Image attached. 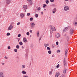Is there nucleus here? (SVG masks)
Listing matches in <instances>:
<instances>
[{
    "instance_id": "1",
    "label": "nucleus",
    "mask_w": 77,
    "mask_h": 77,
    "mask_svg": "<svg viewBox=\"0 0 77 77\" xmlns=\"http://www.w3.org/2000/svg\"><path fill=\"white\" fill-rule=\"evenodd\" d=\"M68 27L69 29V33L71 35H73L74 33V30L72 29V28H71L70 26H68Z\"/></svg>"
},
{
    "instance_id": "2",
    "label": "nucleus",
    "mask_w": 77,
    "mask_h": 77,
    "mask_svg": "<svg viewBox=\"0 0 77 77\" xmlns=\"http://www.w3.org/2000/svg\"><path fill=\"white\" fill-rule=\"evenodd\" d=\"M51 28L50 29V32L51 34H52L53 32V31H55V30H56V29H55V27L52 25L51 26Z\"/></svg>"
},
{
    "instance_id": "3",
    "label": "nucleus",
    "mask_w": 77,
    "mask_h": 77,
    "mask_svg": "<svg viewBox=\"0 0 77 77\" xmlns=\"http://www.w3.org/2000/svg\"><path fill=\"white\" fill-rule=\"evenodd\" d=\"M64 10L65 11H68L69 10V7L68 6H65L64 7Z\"/></svg>"
},
{
    "instance_id": "4",
    "label": "nucleus",
    "mask_w": 77,
    "mask_h": 77,
    "mask_svg": "<svg viewBox=\"0 0 77 77\" xmlns=\"http://www.w3.org/2000/svg\"><path fill=\"white\" fill-rule=\"evenodd\" d=\"M11 1H12V0H6L5 2L7 4H10V3H11Z\"/></svg>"
},
{
    "instance_id": "5",
    "label": "nucleus",
    "mask_w": 77,
    "mask_h": 77,
    "mask_svg": "<svg viewBox=\"0 0 77 77\" xmlns=\"http://www.w3.org/2000/svg\"><path fill=\"white\" fill-rule=\"evenodd\" d=\"M13 28V26H12V25H10V26L8 28V30H12V29Z\"/></svg>"
},
{
    "instance_id": "6",
    "label": "nucleus",
    "mask_w": 77,
    "mask_h": 77,
    "mask_svg": "<svg viewBox=\"0 0 77 77\" xmlns=\"http://www.w3.org/2000/svg\"><path fill=\"white\" fill-rule=\"evenodd\" d=\"M59 37H60V35L59 33H57L56 34V38H59Z\"/></svg>"
},
{
    "instance_id": "7",
    "label": "nucleus",
    "mask_w": 77,
    "mask_h": 77,
    "mask_svg": "<svg viewBox=\"0 0 77 77\" xmlns=\"http://www.w3.org/2000/svg\"><path fill=\"white\" fill-rule=\"evenodd\" d=\"M31 26L32 28H34L35 26V24L34 23H32L31 24Z\"/></svg>"
},
{
    "instance_id": "8",
    "label": "nucleus",
    "mask_w": 77,
    "mask_h": 77,
    "mask_svg": "<svg viewBox=\"0 0 77 77\" xmlns=\"http://www.w3.org/2000/svg\"><path fill=\"white\" fill-rule=\"evenodd\" d=\"M67 70V68L66 67H64V70L63 71V73H64V74H65V73H66V72Z\"/></svg>"
},
{
    "instance_id": "9",
    "label": "nucleus",
    "mask_w": 77,
    "mask_h": 77,
    "mask_svg": "<svg viewBox=\"0 0 77 77\" xmlns=\"http://www.w3.org/2000/svg\"><path fill=\"white\" fill-rule=\"evenodd\" d=\"M0 77H4V75H3V73L2 72H0Z\"/></svg>"
},
{
    "instance_id": "10",
    "label": "nucleus",
    "mask_w": 77,
    "mask_h": 77,
    "mask_svg": "<svg viewBox=\"0 0 77 77\" xmlns=\"http://www.w3.org/2000/svg\"><path fill=\"white\" fill-rule=\"evenodd\" d=\"M23 8H24L25 10L26 9H27V5H24L23 7Z\"/></svg>"
},
{
    "instance_id": "11",
    "label": "nucleus",
    "mask_w": 77,
    "mask_h": 77,
    "mask_svg": "<svg viewBox=\"0 0 77 77\" xmlns=\"http://www.w3.org/2000/svg\"><path fill=\"white\" fill-rule=\"evenodd\" d=\"M69 28L68 27H66L63 30V32H66V31L68 30V28Z\"/></svg>"
},
{
    "instance_id": "12",
    "label": "nucleus",
    "mask_w": 77,
    "mask_h": 77,
    "mask_svg": "<svg viewBox=\"0 0 77 77\" xmlns=\"http://www.w3.org/2000/svg\"><path fill=\"white\" fill-rule=\"evenodd\" d=\"M63 63L64 66H66V60H65V58H64L63 60Z\"/></svg>"
},
{
    "instance_id": "13",
    "label": "nucleus",
    "mask_w": 77,
    "mask_h": 77,
    "mask_svg": "<svg viewBox=\"0 0 77 77\" xmlns=\"http://www.w3.org/2000/svg\"><path fill=\"white\" fill-rule=\"evenodd\" d=\"M23 42L25 43L27 42V39L25 38H23Z\"/></svg>"
},
{
    "instance_id": "14",
    "label": "nucleus",
    "mask_w": 77,
    "mask_h": 77,
    "mask_svg": "<svg viewBox=\"0 0 77 77\" xmlns=\"http://www.w3.org/2000/svg\"><path fill=\"white\" fill-rule=\"evenodd\" d=\"M73 25H74L75 26H76L77 25V22L74 21L73 22Z\"/></svg>"
},
{
    "instance_id": "15",
    "label": "nucleus",
    "mask_w": 77,
    "mask_h": 77,
    "mask_svg": "<svg viewBox=\"0 0 77 77\" xmlns=\"http://www.w3.org/2000/svg\"><path fill=\"white\" fill-rule=\"evenodd\" d=\"M37 36L38 37H39V31L37 32Z\"/></svg>"
},
{
    "instance_id": "16",
    "label": "nucleus",
    "mask_w": 77,
    "mask_h": 77,
    "mask_svg": "<svg viewBox=\"0 0 77 77\" xmlns=\"http://www.w3.org/2000/svg\"><path fill=\"white\" fill-rule=\"evenodd\" d=\"M68 53V49H66L65 51V55L67 56V53Z\"/></svg>"
},
{
    "instance_id": "17",
    "label": "nucleus",
    "mask_w": 77,
    "mask_h": 77,
    "mask_svg": "<svg viewBox=\"0 0 77 77\" xmlns=\"http://www.w3.org/2000/svg\"><path fill=\"white\" fill-rule=\"evenodd\" d=\"M20 16L21 18H23L24 17V14H20Z\"/></svg>"
},
{
    "instance_id": "18",
    "label": "nucleus",
    "mask_w": 77,
    "mask_h": 77,
    "mask_svg": "<svg viewBox=\"0 0 77 77\" xmlns=\"http://www.w3.org/2000/svg\"><path fill=\"white\" fill-rule=\"evenodd\" d=\"M22 74H26V72H25L24 70L22 71Z\"/></svg>"
},
{
    "instance_id": "19",
    "label": "nucleus",
    "mask_w": 77,
    "mask_h": 77,
    "mask_svg": "<svg viewBox=\"0 0 77 77\" xmlns=\"http://www.w3.org/2000/svg\"><path fill=\"white\" fill-rule=\"evenodd\" d=\"M44 45L45 47H48V45H49V44H47L45 43Z\"/></svg>"
},
{
    "instance_id": "20",
    "label": "nucleus",
    "mask_w": 77,
    "mask_h": 77,
    "mask_svg": "<svg viewBox=\"0 0 77 77\" xmlns=\"http://www.w3.org/2000/svg\"><path fill=\"white\" fill-rule=\"evenodd\" d=\"M60 74H59V72H56V75L57 76H59V75Z\"/></svg>"
},
{
    "instance_id": "21",
    "label": "nucleus",
    "mask_w": 77,
    "mask_h": 77,
    "mask_svg": "<svg viewBox=\"0 0 77 77\" xmlns=\"http://www.w3.org/2000/svg\"><path fill=\"white\" fill-rule=\"evenodd\" d=\"M16 48L17 49H19L20 48V46L17 45L16 46Z\"/></svg>"
},
{
    "instance_id": "22",
    "label": "nucleus",
    "mask_w": 77,
    "mask_h": 77,
    "mask_svg": "<svg viewBox=\"0 0 77 77\" xmlns=\"http://www.w3.org/2000/svg\"><path fill=\"white\" fill-rule=\"evenodd\" d=\"M22 68H24L26 67V66L24 65H23L22 66Z\"/></svg>"
},
{
    "instance_id": "23",
    "label": "nucleus",
    "mask_w": 77,
    "mask_h": 77,
    "mask_svg": "<svg viewBox=\"0 0 77 77\" xmlns=\"http://www.w3.org/2000/svg\"><path fill=\"white\" fill-rule=\"evenodd\" d=\"M23 42H19V44L20 45H23Z\"/></svg>"
},
{
    "instance_id": "24",
    "label": "nucleus",
    "mask_w": 77,
    "mask_h": 77,
    "mask_svg": "<svg viewBox=\"0 0 77 77\" xmlns=\"http://www.w3.org/2000/svg\"><path fill=\"white\" fill-rule=\"evenodd\" d=\"M48 54H50L51 53V51H48Z\"/></svg>"
},
{
    "instance_id": "25",
    "label": "nucleus",
    "mask_w": 77,
    "mask_h": 77,
    "mask_svg": "<svg viewBox=\"0 0 77 77\" xmlns=\"http://www.w3.org/2000/svg\"><path fill=\"white\" fill-rule=\"evenodd\" d=\"M45 6H47V5L46 4H44L43 5V7L44 8L45 7Z\"/></svg>"
},
{
    "instance_id": "26",
    "label": "nucleus",
    "mask_w": 77,
    "mask_h": 77,
    "mask_svg": "<svg viewBox=\"0 0 77 77\" xmlns=\"http://www.w3.org/2000/svg\"><path fill=\"white\" fill-rule=\"evenodd\" d=\"M26 59H28V54H26Z\"/></svg>"
},
{
    "instance_id": "27",
    "label": "nucleus",
    "mask_w": 77,
    "mask_h": 77,
    "mask_svg": "<svg viewBox=\"0 0 77 77\" xmlns=\"http://www.w3.org/2000/svg\"><path fill=\"white\" fill-rule=\"evenodd\" d=\"M52 72H52V71H50L49 72V74L50 75H51V74H52Z\"/></svg>"
},
{
    "instance_id": "28",
    "label": "nucleus",
    "mask_w": 77,
    "mask_h": 77,
    "mask_svg": "<svg viewBox=\"0 0 77 77\" xmlns=\"http://www.w3.org/2000/svg\"><path fill=\"white\" fill-rule=\"evenodd\" d=\"M30 21H33V17H31L29 19Z\"/></svg>"
},
{
    "instance_id": "29",
    "label": "nucleus",
    "mask_w": 77,
    "mask_h": 77,
    "mask_svg": "<svg viewBox=\"0 0 77 77\" xmlns=\"http://www.w3.org/2000/svg\"><path fill=\"white\" fill-rule=\"evenodd\" d=\"M52 11H57L56 8H54V9H53L52 10Z\"/></svg>"
},
{
    "instance_id": "30",
    "label": "nucleus",
    "mask_w": 77,
    "mask_h": 77,
    "mask_svg": "<svg viewBox=\"0 0 77 77\" xmlns=\"http://www.w3.org/2000/svg\"><path fill=\"white\" fill-rule=\"evenodd\" d=\"M46 4H48V3H49V1L48 0H47L46 1Z\"/></svg>"
},
{
    "instance_id": "31",
    "label": "nucleus",
    "mask_w": 77,
    "mask_h": 77,
    "mask_svg": "<svg viewBox=\"0 0 77 77\" xmlns=\"http://www.w3.org/2000/svg\"><path fill=\"white\" fill-rule=\"evenodd\" d=\"M47 49L48 50H49V51H50V50H51V49L49 47H48L47 48Z\"/></svg>"
},
{
    "instance_id": "32",
    "label": "nucleus",
    "mask_w": 77,
    "mask_h": 77,
    "mask_svg": "<svg viewBox=\"0 0 77 77\" xmlns=\"http://www.w3.org/2000/svg\"><path fill=\"white\" fill-rule=\"evenodd\" d=\"M41 9V8H40V7H39L37 9L38 11H40Z\"/></svg>"
},
{
    "instance_id": "33",
    "label": "nucleus",
    "mask_w": 77,
    "mask_h": 77,
    "mask_svg": "<svg viewBox=\"0 0 77 77\" xmlns=\"http://www.w3.org/2000/svg\"><path fill=\"white\" fill-rule=\"evenodd\" d=\"M35 17L36 18H38V14H35Z\"/></svg>"
},
{
    "instance_id": "34",
    "label": "nucleus",
    "mask_w": 77,
    "mask_h": 77,
    "mask_svg": "<svg viewBox=\"0 0 77 77\" xmlns=\"http://www.w3.org/2000/svg\"><path fill=\"white\" fill-rule=\"evenodd\" d=\"M30 13H29L27 14V17H29V16H30Z\"/></svg>"
},
{
    "instance_id": "35",
    "label": "nucleus",
    "mask_w": 77,
    "mask_h": 77,
    "mask_svg": "<svg viewBox=\"0 0 77 77\" xmlns=\"http://www.w3.org/2000/svg\"><path fill=\"white\" fill-rule=\"evenodd\" d=\"M33 4V2H29V5H32Z\"/></svg>"
},
{
    "instance_id": "36",
    "label": "nucleus",
    "mask_w": 77,
    "mask_h": 77,
    "mask_svg": "<svg viewBox=\"0 0 77 77\" xmlns=\"http://www.w3.org/2000/svg\"><path fill=\"white\" fill-rule=\"evenodd\" d=\"M14 51L15 52H17V51H18L17 50V49H14Z\"/></svg>"
},
{
    "instance_id": "37",
    "label": "nucleus",
    "mask_w": 77,
    "mask_h": 77,
    "mask_svg": "<svg viewBox=\"0 0 77 77\" xmlns=\"http://www.w3.org/2000/svg\"><path fill=\"white\" fill-rule=\"evenodd\" d=\"M7 36H9L10 35V33L9 32H8L7 34Z\"/></svg>"
},
{
    "instance_id": "38",
    "label": "nucleus",
    "mask_w": 77,
    "mask_h": 77,
    "mask_svg": "<svg viewBox=\"0 0 77 77\" xmlns=\"http://www.w3.org/2000/svg\"><path fill=\"white\" fill-rule=\"evenodd\" d=\"M21 37V34H19L18 35V37L19 38H20V37Z\"/></svg>"
},
{
    "instance_id": "39",
    "label": "nucleus",
    "mask_w": 77,
    "mask_h": 77,
    "mask_svg": "<svg viewBox=\"0 0 77 77\" xmlns=\"http://www.w3.org/2000/svg\"><path fill=\"white\" fill-rule=\"evenodd\" d=\"M60 66L59 64H58L57 66V68H59Z\"/></svg>"
},
{
    "instance_id": "40",
    "label": "nucleus",
    "mask_w": 77,
    "mask_h": 77,
    "mask_svg": "<svg viewBox=\"0 0 77 77\" xmlns=\"http://www.w3.org/2000/svg\"><path fill=\"white\" fill-rule=\"evenodd\" d=\"M26 35L28 36H29V32H27V33H26Z\"/></svg>"
},
{
    "instance_id": "41",
    "label": "nucleus",
    "mask_w": 77,
    "mask_h": 77,
    "mask_svg": "<svg viewBox=\"0 0 77 77\" xmlns=\"http://www.w3.org/2000/svg\"><path fill=\"white\" fill-rule=\"evenodd\" d=\"M28 2H32V0H27Z\"/></svg>"
},
{
    "instance_id": "42",
    "label": "nucleus",
    "mask_w": 77,
    "mask_h": 77,
    "mask_svg": "<svg viewBox=\"0 0 77 77\" xmlns=\"http://www.w3.org/2000/svg\"><path fill=\"white\" fill-rule=\"evenodd\" d=\"M60 50H58L57 51V53H60Z\"/></svg>"
},
{
    "instance_id": "43",
    "label": "nucleus",
    "mask_w": 77,
    "mask_h": 77,
    "mask_svg": "<svg viewBox=\"0 0 77 77\" xmlns=\"http://www.w3.org/2000/svg\"><path fill=\"white\" fill-rule=\"evenodd\" d=\"M8 50H10V49H11V47H10V46H8Z\"/></svg>"
},
{
    "instance_id": "44",
    "label": "nucleus",
    "mask_w": 77,
    "mask_h": 77,
    "mask_svg": "<svg viewBox=\"0 0 77 77\" xmlns=\"http://www.w3.org/2000/svg\"><path fill=\"white\" fill-rule=\"evenodd\" d=\"M61 76L63 77H65V75H64V74H62Z\"/></svg>"
},
{
    "instance_id": "45",
    "label": "nucleus",
    "mask_w": 77,
    "mask_h": 77,
    "mask_svg": "<svg viewBox=\"0 0 77 77\" xmlns=\"http://www.w3.org/2000/svg\"><path fill=\"white\" fill-rule=\"evenodd\" d=\"M56 11H53L52 13L53 14H55L56 13Z\"/></svg>"
},
{
    "instance_id": "46",
    "label": "nucleus",
    "mask_w": 77,
    "mask_h": 77,
    "mask_svg": "<svg viewBox=\"0 0 77 77\" xmlns=\"http://www.w3.org/2000/svg\"><path fill=\"white\" fill-rule=\"evenodd\" d=\"M20 22H19L17 23V25H20Z\"/></svg>"
},
{
    "instance_id": "47",
    "label": "nucleus",
    "mask_w": 77,
    "mask_h": 77,
    "mask_svg": "<svg viewBox=\"0 0 77 77\" xmlns=\"http://www.w3.org/2000/svg\"><path fill=\"white\" fill-rule=\"evenodd\" d=\"M58 43H59V42H56V45H58Z\"/></svg>"
},
{
    "instance_id": "48",
    "label": "nucleus",
    "mask_w": 77,
    "mask_h": 77,
    "mask_svg": "<svg viewBox=\"0 0 77 77\" xmlns=\"http://www.w3.org/2000/svg\"><path fill=\"white\" fill-rule=\"evenodd\" d=\"M51 2H54V0H50Z\"/></svg>"
},
{
    "instance_id": "49",
    "label": "nucleus",
    "mask_w": 77,
    "mask_h": 77,
    "mask_svg": "<svg viewBox=\"0 0 77 77\" xmlns=\"http://www.w3.org/2000/svg\"><path fill=\"white\" fill-rule=\"evenodd\" d=\"M41 38H42V37H41V38L39 39V42L40 41L41 39Z\"/></svg>"
},
{
    "instance_id": "50",
    "label": "nucleus",
    "mask_w": 77,
    "mask_h": 77,
    "mask_svg": "<svg viewBox=\"0 0 77 77\" xmlns=\"http://www.w3.org/2000/svg\"><path fill=\"white\" fill-rule=\"evenodd\" d=\"M29 32L31 33H32V30H30L29 31Z\"/></svg>"
},
{
    "instance_id": "51",
    "label": "nucleus",
    "mask_w": 77,
    "mask_h": 77,
    "mask_svg": "<svg viewBox=\"0 0 77 77\" xmlns=\"http://www.w3.org/2000/svg\"><path fill=\"white\" fill-rule=\"evenodd\" d=\"M17 39L18 40V42H19V41H20V38H17Z\"/></svg>"
},
{
    "instance_id": "52",
    "label": "nucleus",
    "mask_w": 77,
    "mask_h": 77,
    "mask_svg": "<svg viewBox=\"0 0 77 77\" xmlns=\"http://www.w3.org/2000/svg\"><path fill=\"white\" fill-rule=\"evenodd\" d=\"M55 57V55H54V54H53L52 56V57Z\"/></svg>"
},
{
    "instance_id": "53",
    "label": "nucleus",
    "mask_w": 77,
    "mask_h": 77,
    "mask_svg": "<svg viewBox=\"0 0 77 77\" xmlns=\"http://www.w3.org/2000/svg\"><path fill=\"white\" fill-rule=\"evenodd\" d=\"M33 47V45H31V47Z\"/></svg>"
},
{
    "instance_id": "54",
    "label": "nucleus",
    "mask_w": 77,
    "mask_h": 77,
    "mask_svg": "<svg viewBox=\"0 0 77 77\" xmlns=\"http://www.w3.org/2000/svg\"><path fill=\"white\" fill-rule=\"evenodd\" d=\"M5 59H8V57L5 56Z\"/></svg>"
},
{
    "instance_id": "55",
    "label": "nucleus",
    "mask_w": 77,
    "mask_h": 77,
    "mask_svg": "<svg viewBox=\"0 0 77 77\" xmlns=\"http://www.w3.org/2000/svg\"><path fill=\"white\" fill-rule=\"evenodd\" d=\"M23 77H29L28 76H24Z\"/></svg>"
},
{
    "instance_id": "56",
    "label": "nucleus",
    "mask_w": 77,
    "mask_h": 77,
    "mask_svg": "<svg viewBox=\"0 0 77 77\" xmlns=\"http://www.w3.org/2000/svg\"><path fill=\"white\" fill-rule=\"evenodd\" d=\"M58 76H57V75H55V77H58Z\"/></svg>"
},
{
    "instance_id": "57",
    "label": "nucleus",
    "mask_w": 77,
    "mask_h": 77,
    "mask_svg": "<svg viewBox=\"0 0 77 77\" xmlns=\"http://www.w3.org/2000/svg\"><path fill=\"white\" fill-rule=\"evenodd\" d=\"M41 14H42V15H43V12H41Z\"/></svg>"
},
{
    "instance_id": "58",
    "label": "nucleus",
    "mask_w": 77,
    "mask_h": 77,
    "mask_svg": "<svg viewBox=\"0 0 77 77\" xmlns=\"http://www.w3.org/2000/svg\"><path fill=\"white\" fill-rule=\"evenodd\" d=\"M2 64L3 65H5V63H2Z\"/></svg>"
},
{
    "instance_id": "59",
    "label": "nucleus",
    "mask_w": 77,
    "mask_h": 77,
    "mask_svg": "<svg viewBox=\"0 0 77 77\" xmlns=\"http://www.w3.org/2000/svg\"><path fill=\"white\" fill-rule=\"evenodd\" d=\"M51 71H53V69H51Z\"/></svg>"
},
{
    "instance_id": "60",
    "label": "nucleus",
    "mask_w": 77,
    "mask_h": 77,
    "mask_svg": "<svg viewBox=\"0 0 77 77\" xmlns=\"http://www.w3.org/2000/svg\"><path fill=\"white\" fill-rule=\"evenodd\" d=\"M22 48H24V47H23V46H22Z\"/></svg>"
},
{
    "instance_id": "61",
    "label": "nucleus",
    "mask_w": 77,
    "mask_h": 77,
    "mask_svg": "<svg viewBox=\"0 0 77 77\" xmlns=\"http://www.w3.org/2000/svg\"><path fill=\"white\" fill-rule=\"evenodd\" d=\"M44 11H46V9H44Z\"/></svg>"
},
{
    "instance_id": "62",
    "label": "nucleus",
    "mask_w": 77,
    "mask_h": 77,
    "mask_svg": "<svg viewBox=\"0 0 77 77\" xmlns=\"http://www.w3.org/2000/svg\"><path fill=\"white\" fill-rule=\"evenodd\" d=\"M65 1H68V0H65Z\"/></svg>"
},
{
    "instance_id": "63",
    "label": "nucleus",
    "mask_w": 77,
    "mask_h": 77,
    "mask_svg": "<svg viewBox=\"0 0 77 77\" xmlns=\"http://www.w3.org/2000/svg\"><path fill=\"white\" fill-rule=\"evenodd\" d=\"M30 37H32V35H30Z\"/></svg>"
},
{
    "instance_id": "64",
    "label": "nucleus",
    "mask_w": 77,
    "mask_h": 77,
    "mask_svg": "<svg viewBox=\"0 0 77 77\" xmlns=\"http://www.w3.org/2000/svg\"><path fill=\"white\" fill-rule=\"evenodd\" d=\"M26 12V10H25V12Z\"/></svg>"
}]
</instances>
